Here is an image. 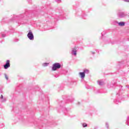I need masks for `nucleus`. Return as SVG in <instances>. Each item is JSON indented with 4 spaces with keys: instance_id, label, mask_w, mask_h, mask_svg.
<instances>
[{
    "instance_id": "obj_3",
    "label": "nucleus",
    "mask_w": 129,
    "mask_h": 129,
    "mask_svg": "<svg viewBox=\"0 0 129 129\" xmlns=\"http://www.w3.org/2000/svg\"><path fill=\"white\" fill-rule=\"evenodd\" d=\"M28 37L30 40H33L34 39V35L31 32H29L27 35Z\"/></svg>"
},
{
    "instance_id": "obj_11",
    "label": "nucleus",
    "mask_w": 129,
    "mask_h": 129,
    "mask_svg": "<svg viewBox=\"0 0 129 129\" xmlns=\"http://www.w3.org/2000/svg\"><path fill=\"white\" fill-rule=\"evenodd\" d=\"M5 77H6V79H7V80L8 79V76H6Z\"/></svg>"
},
{
    "instance_id": "obj_12",
    "label": "nucleus",
    "mask_w": 129,
    "mask_h": 129,
    "mask_svg": "<svg viewBox=\"0 0 129 129\" xmlns=\"http://www.w3.org/2000/svg\"><path fill=\"white\" fill-rule=\"evenodd\" d=\"M2 36H3V37H5V35H3Z\"/></svg>"
},
{
    "instance_id": "obj_8",
    "label": "nucleus",
    "mask_w": 129,
    "mask_h": 129,
    "mask_svg": "<svg viewBox=\"0 0 129 129\" xmlns=\"http://www.w3.org/2000/svg\"><path fill=\"white\" fill-rule=\"evenodd\" d=\"M48 64H49V63H44L43 64V66L44 67H45V66H48Z\"/></svg>"
},
{
    "instance_id": "obj_1",
    "label": "nucleus",
    "mask_w": 129,
    "mask_h": 129,
    "mask_svg": "<svg viewBox=\"0 0 129 129\" xmlns=\"http://www.w3.org/2000/svg\"><path fill=\"white\" fill-rule=\"evenodd\" d=\"M59 68H61V66L60 65V63H55L53 64L52 71H56L57 69H59Z\"/></svg>"
},
{
    "instance_id": "obj_10",
    "label": "nucleus",
    "mask_w": 129,
    "mask_h": 129,
    "mask_svg": "<svg viewBox=\"0 0 129 129\" xmlns=\"http://www.w3.org/2000/svg\"><path fill=\"white\" fill-rule=\"evenodd\" d=\"M1 99H3V98H4V96H3V95H1Z\"/></svg>"
},
{
    "instance_id": "obj_4",
    "label": "nucleus",
    "mask_w": 129,
    "mask_h": 129,
    "mask_svg": "<svg viewBox=\"0 0 129 129\" xmlns=\"http://www.w3.org/2000/svg\"><path fill=\"white\" fill-rule=\"evenodd\" d=\"M11 66V64H10V60H7L6 61V64L4 66L5 69H8L9 67Z\"/></svg>"
},
{
    "instance_id": "obj_7",
    "label": "nucleus",
    "mask_w": 129,
    "mask_h": 129,
    "mask_svg": "<svg viewBox=\"0 0 129 129\" xmlns=\"http://www.w3.org/2000/svg\"><path fill=\"white\" fill-rule=\"evenodd\" d=\"M99 85H103V82L99 81Z\"/></svg>"
},
{
    "instance_id": "obj_2",
    "label": "nucleus",
    "mask_w": 129,
    "mask_h": 129,
    "mask_svg": "<svg viewBox=\"0 0 129 129\" xmlns=\"http://www.w3.org/2000/svg\"><path fill=\"white\" fill-rule=\"evenodd\" d=\"M86 72H88V73L89 72V71H88V70H85L84 71V72L79 73V75H80L81 78H84V77H85V73H86Z\"/></svg>"
},
{
    "instance_id": "obj_5",
    "label": "nucleus",
    "mask_w": 129,
    "mask_h": 129,
    "mask_svg": "<svg viewBox=\"0 0 129 129\" xmlns=\"http://www.w3.org/2000/svg\"><path fill=\"white\" fill-rule=\"evenodd\" d=\"M118 25H119V26L122 27V26H124V22H119V23H118Z\"/></svg>"
},
{
    "instance_id": "obj_9",
    "label": "nucleus",
    "mask_w": 129,
    "mask_h": 129,
    "mask_svg": "<svg viewBox=\"0 0 129 129\" xmlns=\"http://www.w3.org/2000/svg\"><path fill=\"white\" fill-rule=\"evenodd\" d=\"M73 52H74V55H75V56H76V51H73Z\"/></svg>"
},
{
    "instance_id": "obj_6",
    "label": "nucleus",
    "mask_w": 129,
    "mask_h": 129,
    "mask_svg": "<svg viewBox=\"0 0 129 129\" xmlns=\"http://www.w3.org/2000/svg\"><path fill=\"white\" fill-rule=\"evenodd\" d=\"M83 127H86V126H87V124H86V123H83Z\"/></svg>"
}]
</instances>
